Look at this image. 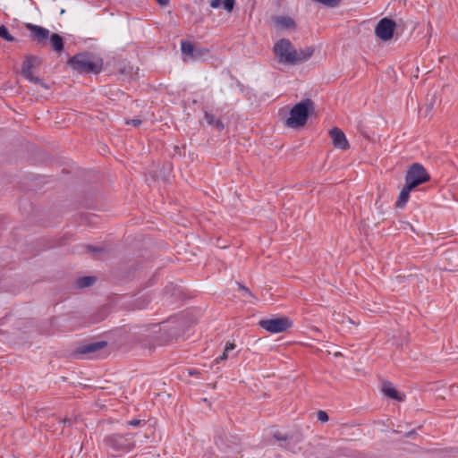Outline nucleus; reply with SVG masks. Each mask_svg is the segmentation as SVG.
I'll return each instance as SVG.
<instances>
[{"instance_id":"nucleus-1","label":"nucleus","mask_w":458,"mask_h":458,"mask_svg":"<svg viewBox=\"0 0 458 458\" xmlns=\"http://www.w3.org/2000/svg\"><path fill=\"white\" fill-rule=\"evenodd\" d=\"M68 64L74 71L94 74L99 73L103 67V60L88 52L73 55Z\"/></svg>"},{"instance_id":"nucleus-2","label":"nucleus","mask_w":458,"mask_h":458,"mask_svg":"<svg viewBox=\"0 0 458 458\" xmlns=\"http://www.w3.org/2000/svg\"><path fill=\"white\" fill-rule=\"evenodd\" d=\"M313 110L314 105L311 99L305 98L301 100L290 110V116L286 120V124L291 128L303 126L307 123L310 113Z\"/></svg>"},{"instance_id":"nucleus-3","label":"nucleus","mask_w":458,"mask_h":458,"mask_svg":"<svg viewBox=\"0 0 458 458\" xmlns=\"http://www.w3.org/2000/svg\"><path fill=\"white\" fill-rule=\"evenodd\" d=\"M135 435L132 433H114L106 436L104 443L106 447L114 453H130L136 445Z\"/></svg>"},{"instance_id":"nucleus-4","label":"nucleus","mask_w":458,"mask_h":458,"mask_svg":"<svg viewBox=\"0 0 458 458\" xmlns=\"http://www.w3.org/2000/svg\"><path fill=\"white\" fill-rule=\"evenodd\" d=\"M273 51L278 63L293 64L295 48L289 39L281 38L277 40L274 46Z\"/></svg>"},{"instance_id":"nucleus-5","label":"nucleus","mask_w":458,"mask_h":458,"mask_svg":"<svg viewBox=\"0 0 458 458\" xmlns=\"http://www.w3.org/2000/svg\"><path fill=\"white\" fill-rule=\"evenodd\" d=\"M430 176L424 166L420 163L412 164L407 170L405 174V183L412 187L417 186L429 181Z\"/></svg>"},{"instance_id":"nucleus-6","label":"nucleus","mask_w":458,"mask_h":458,"mask_svg":"<svg viewBox=\"0 0 458 458\" xmlns=\"http://www.w3.org/2000/svg\"><path fill=\"white\" fill-rule=\"evenodd\" d=\"M259 325L261 328L266 331L276 334L286 331L292 326V321L287 318H267L262 319L259 322Z\"/></svg>"},{"instance_id":"nucleus-7","label":"nucleus","mask_w":458,"mask_h":458,"mask_svg":"<svg viewBox=\"0 0 458 458\" xmlns=\"http://www.w3.org/2000/svg\"><path fill=\"white\" fill-rule=\"evenodd\" d=\"M395 22L387 18L379 21L375 29V34L383 41L391 39L394 36Z\"/></svg>"},{"instance_id":"nucleus-8","label":"nucleus","mask_w":458,"mask_h":458,"mask_svg":"<svg viewBox=\"0 0 458 458\" xmlns=\"http://www.w3.org/2000/svg\"><path fill=\"white\" fill-rule=\"evenodd\" d=\"M107 345L106 341H98L89 343L80 346L74 352V356L79 359H83L87 355H92L96 352L105 348Z\"/></svg>"},{"instance_id":"nucleus-9","label":"nucleus","mask_w":458,"mask_h":458,"mask_svg":"<svg viewBox=\"0 0 458 458\" xmlns=\"http://www.w3.org/2000/svg\"><path fill=\"white\" fill-rule=\"evenodd\" d=\"M26 28L30 31L31 39L38 43L45 42L50 36L49 30L39 25L27 23Z\"/></svg>"},{"instance_id":"nucleus-10","label":"nucleus","mask_w":458,"mask_h":458,"mask_svg":"<svg viewBox=\"0 0 458 458\" xmlns=\"http://www.w3.org/2000/svg\"><path fill=\"white\" fill-rule=\"evenodd\" d=\"M329 135L332 139L335 148L342 150H346L349 148V142L346 139L345 134L341 129L337 127L331 129L329 131Z\"/></svg>"},{"instance_id":"nucleus-11","label":"nucleus","mask_w":458,"mask_h":458,"mask_svg":"<svg viewBox=\"0 0 458 458\" xmlns=\"http://www.w3.org/2000/svg\"><path fill=\"white\" fill-rule=\"evenodd\" d=\"M32 57H28L21 64V72L22 75L30 82L36 84H41V80L38 77H36L32 73Z\"/></svg>"},{"instance_id":"nucleus-12","label":"nucleus","mask_w":458,"mask_h":458,"mask_svg":"<svg viewBox=\"0 0 458 458\" xmlns=\"http://www.w3.org/2000/svg\"><path fill=\"white\" fill-rule=\"evenodd\" d=\"M182 53L191 58H198L201 55V49L195 48L194 45L188 40H182L181 42Z\"/></svg>"},{"instance_id":"nucleus-13","label":"nucleus","mask_w":458,"mask_h":458,"mask_svg":"<svg viewBox=\"0 0 458 458\" xmlns=\"http://www.w3.org/2000/svg\"><path fill=\"white\" fill-rule=\"evenodd\" d=\"M314 49L310 47L301 48L300 50L295 49V55L293 64H301L309 60L313 55Z\"/></svg>"},{"instance_id":"nucleus-14","label":"nucleus","mask_w":458,"mask_h":458,"mask_svg":"<svg viewBox=\"0 0 458 458\" xmlns=\"http://www.w3.org/2000/svg\"><path fill=\"white\" fill-rule=\"evenodd\" d=\"M413 190L412 187L405 183L404 187L401 190L398 199L396 200V208H403L409 200L410 193Z\"/></svg>"},{"instance_id":"nucleus-15","label":"nucleus","mask_w":458,"mask_h":458,"mask_svg":"<svg viewBox=\"0 0 458 458\" xmlns=\"http://www.w3.org/2000/svg\"><path fill=\"white\" fill-rule=\"evenodd\" d=\"M275 22L282 29L291 30L295 28L294 21L288 16H278L275 19Z\"/></svg>"},{"instance_id":"nucleus-16","label":"nucleus","mask_w":458,"mask_h":458,"mask_svg":"<svg viewBox=\"0 0 458 458\" xmlns=\"http://www.w3.org/2000/svg\"><path fill=\"white\" fill-rule=\"evenodd\" d=\"M51 47L54 51L57 53H61L64 49V39L63 38L56 33L52 34L49 36Z\"/></svg>"},{"instance_id":"nucleus-17","label":"nucleus","mask_w":458,"mask_h":458,"mask_svg":"<svg viewBox=\"0 0 458 458\" xmlns=\"http://www.w3.org/2000/svg\"><path fill=\"white\" fill-rule=\"evenodd\" d=\"M235 347L236 345L234 343H227L223 353L215 359V363L219 364L220 362L229 359L231 357L230 353L235 349Z\"/></svg>"},{"instance_id":"nucleus-18","label":"nucleus","mask_w":458,"mask_h":458,"mask_svg":"<svg viewBox=\"0 0 458 458\" xmlns=\"http://www.w3.org/2000/svg\"><path fill=\"white\" fill-rule=\"evenodd\" d=\"M205 119L208 124L216 128L218 131H222L225 127L221 120L217 119L214 114L208 112H205Z\"/></svg>"},{"instance_id":"nucleus-19","label":"nucleus","mask_w":458,"mask_h":458,"mask_svg":"<svg viewBox=\"0 0 458 458\" xmlns=\"http://www.w3.org/2000/svg\"><path fill=\"white\" fill-rule=\"evenodd\" d=\"M382 390L386 396L395 400H402L396 389L390 383L384 384Z\"/></svg>"},{"instance_id":"nucleus-20","label":"nucleus","mask_w":458,"mask_h":458,"mask_svg":"<svg viewBox=\"0 0 458 458\" xmlns=\"http://www.w3.org/2000/svg\"><path fill=\"white\" fill-rule=\"evenodd\" d=\"M97 278L95 276H82L76 280V286L78 288H85L92 285L96 282Z\"/></svg>"},{"instance_id":"nucleus-21","label":"nucleus","mask_w":458,"mask_h":458,"mask_svg":"<svg viewBox=\"0 0 458 458\" xmlns=\"http://www.w3.org/2000/svg\"><path fill=\"white\" fill-rule=\"evenodd\" d=\"M239 291L242 293V296L247 299V301L253 303V301L256 300L255 296L248 287L239 284Z\"/></svg>"},{"instance_id":"nucleus-22","label":"nucleus","mask_w":458,"mask_h":458,"mask_svg":"<svg viewBox=\"0 0 458 458\" xmlns=\"http://www.w3.org/2000/svg\"><path fill=\"white\" fill-rule=\"evenodd\" d=\"M0 37L8 42H13L15 40L14 37H13L7 27L4 25H0Z\"/></svg>"},{"instance_id":"nucleus-23","label":"nucleus","mask_w":458,"mask_h":458,"mask_svg":"<svg viewBox=\"0 0 458 458\" xmlns=\"http://www.w3.org/2000/svg\"><path fill=\"white\" fill-rule=\"evenodd\" d=\"M313 2L321 4L327 7L334 8L336 7L341 0H312Z\"/></svg>"},{"instance_id":"nucleus-24","label":"nucleus","mask_w":458,"mask_h":458,"mask_svg":"<svg viewBox=\"0 0 458 458\" xmlns=\"http://www.w3.org/2000/svg\"><path fill=\"white\" fill-rule=\"evenodd\" d=\"M85 248L92 253L94 257H98V253L102 252L104 250L101 247H96L93 245H86Z\"/></svg>"},{"instance_id":"nucleus-25","label":"nucleus","mask_w":458,"mask_h":458,"mask_svg":"<svg viewBox=\"0 0 458 458\" xmlns=\"http://www.w3.org/2000/svg\"><path fill=\"white\" fill-rule=\"evenodd\" d=\"M222 2H223L224 8L227 12L231 13L233 10L235 0H224Z\"/></svg>"},{"instance_id":"nucleus-26","label":"nucleus","mask_w":458,"mask_h":458,"mask_svg":"<svg viewBox=\"0 0 458 458\" xmlns=\"http://www.w3.org/2000/svg\"><path fill=\"white\" fill-rule=\"evenodd\" d=\"M318 420L321 422H327L328 420V415L325 411H318L317 413Z\"/></svg>"},{"instance_id":"nucleus-27","label":"nucleus","mask_w":458,"mask_h":458,"mask_svg":"<svg viewBox=\"0 0 458 458\" xmlns=\"http://www.w3.org/2000/svg\"><path fill=\"white\" fill-rule=\"evenodd\" d=\"M141 123H142V121L140 119H131V120H127L126 121L127 124H131L134 127L140 126L141 124Z\"/></svg>"},{"instance_id":"nucleus-28","label":"nucleus","mask_w":458,"mask_h":458,"mask_svg":"<svg viewBox=\"0 0 458 458\" xmlns=\"http://www.w3.org/2000/svg\"><path fill=\"white\" fill-rule=\"evenodd\" d=\"M222 3V0H211L210 6L214 9H216L221 6Z\"/></svg>"},{"instance_id":"nucleus-29","label":"nucleus","mask_w":458,"mask_h":458,"mask_svg":"<svg viewBox=\"0 0 458 458\" xmlns=\"http://www.w3.org/2000/svg\"><path fill=\"white\" fill-rule=\"evenodd\" d=\"M140 422H141L140 420L133 419V420L128 421L127 425L131 426V427H138L140 424Z\"/></svg>"},{"instance_id":"nucleus-30","label":"nucleus","mask_w":458,"mask_h":458,"mask_svg":"<svg viewBox=\"0 0 458 458\" xmlns=\"http://www.w3.org/2000/svg\"><path fill=\"white\" fill-rule=\"evenodd\" d=\"M63 422H64V425L71 426L72 424V420L71 418H65L63 420Z\"/></svg>"},{"instance_id":"nucleus-31","label":"nucleus","mask_w":458,"mask_h":458,"mask_svg":"<svg viewBox=\"0 0 458 458\" xmlns=\"http://www.w3.org/2000/svg\"><path fill=\"white\" fill-rule=\"evenodd\" d=\"M160 5H167L169 3V0H156Z\"/></svg>"},{"instance_id":"nucleus-32","label":"nucleus","mask_w":458,"mask_h":458,"mask_svg":"<svg viewBox=\"0 0 458 458\" xmlns=\"http://www.w3.org/2000/svg\"><path fill=\"white\" fill-rule=\"evenodd\" d=\"M274 437L277 440H285L286 439V437H282L280 434H275Z\"/></svg>"}]
</instances>
